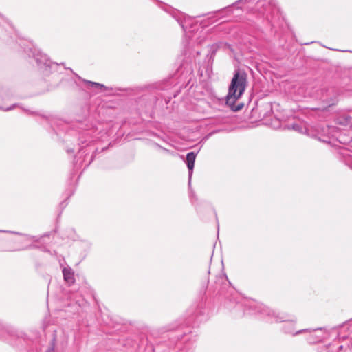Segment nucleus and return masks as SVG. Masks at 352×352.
<instances>
[{
  "mask_svg": "<svg viewBox=\"0 0 352 352\" xmlns=\"http://www.w3.org/2000/svg\"><path fill=\"white\" fill-rule=\"evenodd\" d=\"M246 85L245 74L236 72L231 80L228 88V93L226 96V104L235 111L240 110L243 106L242 104L236 107L234 104L243 94Z\"/></svg>",
  "mask_w": 352,
  "mask_h": 352,
  "instance_id": "f257e3e1",
  "label": "nucleus"
},
{
  "mask_svg": "<svg viewBox=\"0 0 352 352\" xmlns=\"http://www.w3.org/2000/svg\"><path fill=\"white\" fill-rule=\"evenodd\" d=\"M196 156L197 155L194 152L188 153L186 155V164L189 170V180H190L192 175V170L194 168Z\"/></svg>",
  "mask_w": 352,
  "mask_h": 352,
  "instance_id": "f03ea898",
  "label": "nucleus"
},
{
  "mask_svg": "<svg viewBox=\"0 0 352 352\" xmlns=\"http://www.w3.org/2000/svg\"><path fill=\"white\" fill-rule=\"evenodd\" d=\"M63 273L64 278L68 284L74 283V276L70 269H63Z\"/></svg>",
  "mask_w": 352,
  "mask_h": 352,
  "instance_id": "7ed1b4c3",
  "label": "nucleus"
},
{
  "mask_svg": "<svg viewBox=\"0 0 352 352\" xmlns=\"http://www.w3.org/2000/svg\"><path fill=\"white\" fill-rule=\"evenodd\" d=\"M87 83H89V85H91V86L95 87H100V88L104 87L103 85L98 83V82H91V81H87Z\"/></svg>",
  "mask_w": 352,
  "mask_h": 352,
  "instance_id": "20e7f679",
  "label": "nucleus"
},
{
  "mask_svg": "<svg viewBox=\"0 0 352 352\" xmlns=\"http://www.w3.org/2000/svg\"><path fill=\"white\" fill-rule=\"evenodd\" d=\"M259 309L260 310L258 311L260 312H268V309L263 305H259ZM267 314H270V313H267Z\"/></svg>",
  "mask_w": 352,
  "mask_h": 352,
  "instance_id": "39448f33",
  "label": "nucleus"
},
{
  "mask_svg": "<svg viewBox=\"0 0 352 352\" xmlns=\"http://www.w3.org/2000/svg\"><path fill=\"white\" fill-rule=\"evenodd\" d=\"M284 320H285V319H284L283 317H279V316H276L275 317V321L276 322H283Z\"/></svg>",
  "mask_w": 352,
  "mask_h": 352,
  "instance_id": "423d86ee",
  "label": "nucleus"
},
{
  "mask_svg": "<svg viewBox=\"0 0 352 352\" xmlns=\"http://www.w3.org/2000/svg\"><path fill=\"white\" fill-rule=\"evenodd\" d=\"M292 129H294V130H296V131H300V128L297 125H293L292 126Z\"/></svg>",
  "mask_w": 352,
  "mask_h": 352,
  "instance_id": "0eeeda50",
  "label": "nucleus"
},
{
  "mask_svg": "<svg viewBox=\"0 0 352 352\" xmlns=\"http://www.w3.org/2000/svg\"><path fill=\"white\" fill-rule=\"evenodd\" d=\"M0 109H3V110H5V111H8V110H11L13 109V107H9V108H4V107H0Z\"/></svg>",
  "mask_w": 352,
  "mask_h": 352,
  "instance_id": "6e6552de",
  "label": "nucleus"
},
{
  "mask_svg": "<svg viewBox=\"0 0 352 352\" xmlns=\"http://www.w3.org/2000/svg\"><path fill=\"white\" fill-rule=\"evenodd\" d=\"M36 60H37V61H38L40 63L43 62L41 60L38 59V58H36Z\"/></svg>",
  "mask_w": 352,
  "mask_h": 352,
  "instance_id": "1a4fd4ad",
  "label": "nucleus"
}]
</instances>
